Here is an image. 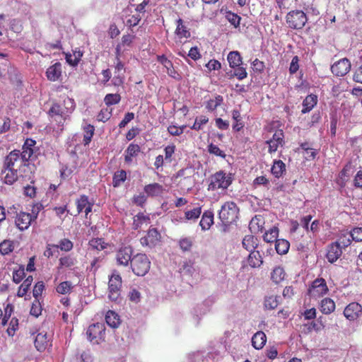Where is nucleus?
Returning a JSON list of instances; mask_svg holds the SVG:
<instances>
[{
    "label": "nucleus",
    "instance_id": "e433bc0d",
    "mask_svg": "<svg viewBox=\"0 0 362 362\" xmlns=\"http://www.w3.org/2000/svg\"><path fill=\"white\" fill-rule=\"evenodd\" d=\"M285 276L284 269L281 267L274 268L271 274V278L275 284L281 282L285 279Z\"/></svg>",
    "mask_w": 362,
    "mask_h": 362
},
{
    "label": "nucleus",
    "instance_id": "3c124183",
    "mask_svg": "<svg viewBox=\"0 0 362 362\" xmlns=\"http://www.w3.org/2000/svg\"><path fill=\"white\" fill-rule=\"evenodd\" d=\"M89 245L93 249L101 250L106 247V244L100 238H94L89 241Z\"/></svg>",
    "mask_w": 362,
    "mask_h": 362
},
{
    "label": "nucleus",
    "instance_id": "7ed1b4c3",
    "mask_svg": "<svg viewBox=\"0 0 362 362\" xmlns=\"http://www.w3.org/2000/svg\"><path fill=\"white\" fill-rule=\"evenodd\" d=\"M151 262L145 254H136L132 257L131 267L137 276H144L150 269Z\"/></svg>",
    "mask_w": 362,
    "mask_h": 362
},
{
    "label": "nucleus",
    "instance_id": "20e7f679",
    "mask_svg": "<svg viewBox=\"0 0 362 362\" xmlns=\"http://www.w3.org/2000/svg\"><path fill=\"white\" fill-rule=\"evenodd\" d=\"M307 21L305 13L300 10L290 11L286 16V23L293 29H301Z\"/></svg>",
    "mask_w": 362,
    "mask_h": 362
},
{
    "label": "nucleus",
    "instance_id": "9d476101",
    "mask_svg": "<svg viewBox=\"0 0 362 362\" xmlns=\"http://www.w3.org/2000/svg\"><path fill=\"white\" fill-rule=\"evenodd\" d=\"M36 141L32 139H27L23 146L22 152H20L22 161H28L35 157Z\"/></svg>",
    "mask_w": 362,
    "mask_h": 362
},
{
    "label": "nucleus",
    "instance_id": "dca6fc26",
    "mask_svg": "<svg viewBox=\"0 0 362 362\" xmlns=\"http://www.w3.org/2000/svg\"><path fill=\"white\" fill-rule=\"evenodd\" d=\"M117 62L115 66L114 72V77L112 80V84L115 86H119L124 83V64L117 57Z\"/></svg>",
    "mask_w": 362,
    "mask_h": 362
},
{
    "label": "nucleus",
    "instance_id": "c9c22d12",
    "mask_svg": "<svg viewBox=\"0 0 362 362\" xmlns=\"http://www.w3.org/2000/svg\"><path fill=\"white\" fill-rule=\"evenodd\" d=\"M105 320L107 324L111 327H117L119 325V315L112 311L109 310L105 315Z\"/></svg>",
    "mask_w": 362,
    "mask_h": 362
},
{
    "label": "nucleus",
    "instance_id": "e2e57ef3",
    "mask_svg": "<svg viewBox=\"0 0 362 362\" xmlns=\"http://www.w3.org/2000/svg\"><path fill=\"white\" fill-rule=\"evenodd\" d=\"M233 76H236L239 80H243L247 76V73L245 68L239 66L234 71Z\"/></svg>",
    "mask_w": 362,
    "mask_h": 362
},
{
    "label": "nucleus",
    "instance_id": "4c0bfd02",
    "mask_svg": "<svg viewBox=\"0 0 362 362\" xmlns=\"http://www.w3.org/2000/svg\"><path fill=\"white\" fill-rule=\"evenodd\" d=\"M14 250V243L11 240H4L0 243V253L3 255H8Z\"/></svg>",
    "mask_w": 362,
    "mask_h": 362
},
{
    "label": "nucleus",
    "instance_id": "09e8293b",
    "mask_svg": "<svg viewBox=\"0 0 362 362\" xmlns=\"http://www.w3.org/2000/svg\"><path fill=\"white\" fill-rule=\"evenodd\" d=\"M202 213L201 207H195L191 210L187 211L185 213L186 219L187 220H196L198 218Z\"/></svg>",
    "mask_w": 362,
    "mask_h": 362
},
{
    "label": "nucleus",
    "instance_id": "13d9d810",
    "mask_svg": "<svg viewBox=\"0 0 362 362\" xmlns=\"http://www.w3.org/2000/svg\"><path fill=\"white\" fill-rule=\"evenodd\" d=\"M42 312V307L38 300H35L31 306L30 313L33 316L38 317Z\"/></svg>",
    "mask_w": 362,
    "mask_h": 362
},
{
    "label": "nucleus",
    "instance_id": "4be33fe9",
    "mask_svg": "<svg viewBox=\"0 0 362 362\" xmlns=\"http://www.w3.org/2000/svg\"><path fill=\"white\" fill-rule=\"evenodd\" d=\"M264 219L260 215H257L252 218L249 224L250 230L252 233L262 232L264 229Z\"/></svg>",
    "mask_w": 362,
    "mask_h": 362
},
{
    "label": "nucleus",
    "instance_id": "423d86ee",
    "mask_svg": "<svg viewBox=\"0 0 362 362\" xmlns=\"http://www.w3.org/2000/svg\"><path fill=\"white\" fill-rule=\"evenodd\" d=\"M105 327L104 324L97 322L88 328L86 334L88 339L94 343L99 344L100 341L104 339Z\"/></svg>",
    "mask_w": 362,
    "mask_h": 362
},
{
    "label": "nucleus",
    "instance_id": "58836bf2",
    "mask_svg": "<svg viewBox=\"0 0 362 362\" xmlns=\"http://www.w3.org/2000/svg\"><path fill=\"white\" fill-rule=\"evenodd\" d=\"M83 54L81 51H74L73 54H66V60L71 66H76L81 60Z\"/></svg>",
    "mask_w": 362,
    "mask_h": 362
},
{
    "label": "nucleus",
    "instance_id": "a211bd4d",
    "mask_svg": "<svg viewBox=\"0 0 362 362\" xmlns=\"http://www.w3.org/2000/svg\"><path fill=\"white\" fill-rule=\"evenodd\" d=\"M50 337L46 332H41L37 334L35 339V346L39 351H43L47 347Z\"/></svg>",
    "mask_w": 362,
    "mask_h": 362
},
{
    "label": "nucleus",
    "instance_id": "c03bdc74",
    "mask_svg": "<svg viewBox=\"0 0 362 362\" xmlns=\"http://www.w3.org/2000/svg\"><path fill=\"white\" fill-rule=\"evenodd\" d=\"M149 218L145 216L144 214H138L134 218L133 226L134 229H138L141 226L143 223L147 224Z\"/></svg>",
    "mask_w": 362,
    "mask_h": 362
},
{
    "label": "nucleus",
    "instance_id": "37998d69",
    "mask_svg": "<svg viewBox=\"0 0 362 362\" xmlns=\"http://www.w3.org/2000/svg\"><path fill=\"white\" fill-rule=\"evenodd\" d=\"M84 130V136H83V143L84 145H88L93 137V135L94 134V127L90 124L86 125L83 127Z\"/></svg>",
    "mask_w": 362,
    "mask_h": 362
},
{
    "label": "nucleus",
    "instance_id": "a18cd8bd",
    "mask_svg": "<svg viewBox=\"0 0 362 362\" xmlns=\"http://www.w3.org/2000/svg\"><path fill=\"white\" fill-rule=\"evenodd\" d=\"M223 97L221 95H216L215 98L211 99L207 102L206 107L211 111L217 108L223 103Z\"/></svg>",
    "mask_w": 362,
    "mask_h": 362
},
{
    "label": "nucleus",
    "instance_id": "2f4dec72",
    "mask_svg": "<svg viewBox=\"0 0 362 362\" xmlns=\"http://www.w3.org/2000/svg\"><path fill=\"white\" fill-rule=\"evenodd\" d=\"M272 173L277 178L280 177L286 171V165L281 160H274L272 167Z\"/></svg>",
    "mask_w": 362,
    "mask_h": 362
},
{
    "label": "nucleus",
    "instance_id": "ddd939ff",
    "mask_svg": "<svg viewBox=\"0 0 362 362\" xmlns=\"http://www.w3.org/2000/svg\"><path fill=\"white\" fill-rule=\"evenodd\" d=\"M284 135L282 130L276 131L271 139L267 141L269 146V152L274 153L279 146H282L284 144Z\"/></svg>",
    "mask_w": 362,
    "mask_h": 362
},
{
    "label": "nucleus",
    "instance_id": "603ef678",
    "mask_svg": "<svg viewBox=\"0 0 362 362\" xmlns=\"http://www.w3.org/2000/svg\"><path fill=\"white\" fill-rule=\"evenodd\" d=\"M179 245L182 251H189L192 246V240L190 238H184L180 239Z\"/></svg>",
    "mask_w": 362,
    "mask_h": 362
},
{
    "label": "nucleus",
    "instance_id": "bb28decb",
    "mask_svg": "<svg viewBox=\"0 0 362 362\" xmlns=\"http://www.w3.org/2000/svg\"><path fill=\"white\" fill-rule=\"evenodd\" d=\"M175 35L180 39L189 38L191 36L190 32L188 28L183 24V21L181 18L177 20V28L175 32Z\"/></svg>",
    "mask_w": 362,
    "mask_h": 362
},
{
    "label": "nucleus",
    "instance_id": "9b49d317",
    "mask_svg": "<svg viewBox=\"0 0 362 362\" xmlns=\"http://www.w3.org/2000/svg\"><path fill=\"white\" fill-rule=\"evenodd\" d=\"M35 218L36 216H32L26 212H20L16 216L15 223L20 230H24L29 228L32 221Z\"/></svg>",
    "mask_w": 362,
    "mask_h": 362
},
{
    "label": "nucleus",
    "instance_id": "473e14b6",
    "mask_svg": "<svg viewBox=\"0 0 362 362\" xmlns=\"http://www.w3.org/2000/svg\"><path fill=\"white\" fill-rule=\"evenodd\" d=\"M144 191L148 196H158L162 193L163 187L158 183H153L146 185Z\"/></svg>",
    "mask_w": 362,
    "mask_h": 362
},
{
    "label": "nucleus",
    "instance_id": "680f3d73",
    "mask_svg": "<svg viewBox=\"0 0 362 362\" xmlns=\"http://www.w3.org/2000/svg\"><path fill=\"white\" fill-rule=\"evenodd\" d=\"M208 151L210 153L214 154L221 158H224L226 156V154L223 153V151H221L217 146L213 144L209 145Z\"/></svg>",
    "mask_w": 362,
    "mask_h": 362
},
{
    "label": "nucleus",
    "instance_id": "de8ad7c7",
    "mask_svg": "<svg viewBox=\"0 0 362 362\" xmlns=\"http://www.w3.org/2000/svg\"><path fill=\"white\" fill-rule=\"evenodd\" d=\"M127 177V173L124 170H122L115 173L113 177V185L117 187L124 182Z\"/></svg>",
    "mask_w": 362,
    "mask_h": 362
},
{
    "label": "nucleus",
    "instance_id": "0e129e2a",
    "mask_svg": "<svg viewBox=\"0 0 362 362\" xmlns=\"http://www.w3.org/2000/svg\"><path fill=\"white\" fill-rule=\"evenodd\" d=\"M185 126L177 127L175 125H170L168 128V132L173 136H179L183 133Z\"/></svg>",
    "mask_w": 362,
    "mask_h": 362
},
{
    "label": "nucleus",
    "instance_id": "79ce46f5",
    "mask_svg": "<svg viewBox=\"0 0 362 362\" xmlns=\"http://www.w3.org/2000/svg\"><path fill=\"white\" fill-rule=\"evenodd\" d=\"M73 288V285L70 281H63L60 283L56 288V291L60 294L69 293Z\"/></svg>",
    "mask_w": 362,
    "mask_h": 362
},
{
    "label": "nucleus",
    "instance_id": "aec40b11",
    "mask_svg": "<svg viewBox=\"0 0 362 362\" xmlns=\"http://www.w3.org/2000/svg\"><path fill=\"white\" fill-rule=\"evenodd\" d=\"M248 264L252 268L259 267L263 264V258L259 250H252L250 252L247 258Z\"/></svg>",
    "mask_w": 362,
    "mask_h": 362
},
{
    "label": "nucleus",
    "instance_id": "6ab92c4d",
    "mask_svg": "<svg viewBox=\"0 0 362 362\" xmlns=\"http://www.w3.org/2000/svg\"><path fill=\"white\" fill-rule=\"evenodd\" d=\"M46 76L48 80L51 81H56L62 76V64L57 62L50 66L46 71Z\"/></svg>",
    "mask_w": 362,
    "mask_h": 362
},
{
    "label": "nucleus",
    "instance_id": "f704fd0d",
    "mask_svg": "<svg viewBox=\"0 0 362 362\" xmlns=\"http://www.w3.org/2000/svg\"><path fill=\"white\" fill-rule=\"evenodd\" d=\"M5 169L4 170V173L5 174L4 176V182L6 184L12 185L13 182H15L17 180L18 178V174H17V169H9L6 167H4Z\"/></svg>",
    "mask_w": 362,
    "mask_h": 362
},
{
    "label": "nucleus",
    "instance_id": "c756f323",
    "mask_svg": "<svg viewBox=\"0 0 362 362\" xmlns=\"http://www.w3.org/2000/svg\"><path fill=\"white\" fill-rule=\"evenodd\" d=\"M139 151L140 147L139 145L130 144L125 151V161L127 163H131L132 161V158L136 156Z\"/></svg>",
    "mask_w": 362,
    "mask_h": 362
},
{
    "label": "nucleus",
    "instance_id": "6e6d98bb",
    "mask_svg": "<svg viewBox=\"0 0 362 362\" xmlns=\"http://www.w3.org/2000/svg\"><path fill=\"white\" fill-rule=\"evenodd\" d=\"M88 197L85 195L81 196L77 201V210L78 213H81L87 206L89 204Z\"/></svg>",
    "mask_w": 362,
    "mask_h": 362
},
{
    "label": "nucleus",
    "instance_id": "1a4fd4ad",
    "mask_svg": "<svg viewBox=\"0 0 362 362\" xmlns=\"http://www.w3.org/2000/svg\"><path fill=\"white\" fill-rule=\"evenodd\" d=\"M351 69V62L346 58H343L335 62L331 66V71L337 76H344L349 72Z\"/></svg>",
    "mask_w": 362,
    "mask_h": 362
},
{
    "label": "nucleus",
    "instance_id": "f257e3e1",
    "mask_svg": "<svg viewBox=\"0 0 362 362\" xmlns=\"http://www.w3.org/2000/svg\"><path fill=\"white\" fill-rule=\"evenodd\" d=\"M239 209L233 202H227L222 206L219 211V218L225 225L230 224L238 218Z\"/></svg>",
    "mask_w": 362,
    "mask_h": 362
},
{
    "label": "nucleus",
    "instance_id": "bf43d9fd",
    "mask_svg": "<svg viewBox=\"0 0 362 362\" xmlns=\"http://www.w3.org/2000/svg\"><path fill=\"white\" fill-rule=\"evenodd\" d=\"M44 289H45V284L42 281H38L37 283H36V284L34 286L33 291V296L35 298L36 300L37 299V298L39 296H40L42 295Z\"/></svg>",
    "mask_w": 362,
    "mask_h": 362
},
{
    "label": "nucleus",
    "instance_id": "052dcab7",
    "mask_svg": "<svg viewBox=\"0 0 362 362\" xmlns=\"http://www.w3.org/2000/svg\"><path fill=\"white\" fill-rule=\"evenodd\" d=\"M24 275H25L24 268H19L18 270H16L13 272V281L16 284H18L22 281Z\"/></svg>",
    "mask_w": 362,
    "mask_h": 362
},
{
    "label": "nucleus",
    "instance_id": "774afa93",
    "mask_svg": "<svg viewBox=\"0 0 362 362\" xmlns=\"http://www.w3.org/2000/svg\"><path fill=\"white\" fill-rule=\"evenodd\" d=\"M59 248L64 251H69L73 247V243L68 239H63L59 243Z\"/></svg>",
    "mask_w": 362,
    "mask_h": 362
},
{
    "label": "nucleus",
    "instance_id": "c85d7f7f",
    "mask_svg": "<svg viewBox=\"0 0 362 362\" xmlns=\"http://www.w3.org/2000/svg\"><path fill=\"white\" fill-rule=\"evenodd\" d=\"M49 114L52 118L60 116L69 117V110H65L61 105L55 103L49 109Z\"/></svg>",
    "mask_w": 362,
    "mask_h": 362
},
{
    "label": "nucleus",
    "instance_id": "5701e85b",
    "mask_svg": "<svg viewBox=\"0 0 362 362\" xmlns=\"http://www.w3.org/2000/svg\"><path fill=\"white\" fill-rule=\"evenodd\" d=\"M258 244V239L252 235H245L242 241L243 247L248 252L256 250Z\"/></svg>",
    "mask_w": 362,
    "mask_h": 362
},
{
    "label": "nucleus",
    "instance_id": "b1692460",
    "mask_svg": "<svg viewBox=\"0 0 362 362\" xmlns=\"http://www.w3.org/2000/svg\"><path fill=\"white\" fill-rule=\"evenodd\" d=\"M214 223V213L211 211H205L202 217L199 225L204 230L210 228Z\"/></svg>",
    "mask_w": 362,
    "mask_h": 362
},
{
    "label": "nucleus",
    "instance_id": "ea45409f",
    "mask_svg": "<svg viewBox=\"0 0 362 362\" xmlns=\"http://www.w3.org/2000/svg\"><path fill=\"white\" fill-rule=\"evenodd\" d=\"M278 235L279 229L277 227L274 226L264 233L263 238L267 243H272L277 240Z\"/></svg>",
    "mask_w": 362,
    "mask_h": 362
},
{
    "label": "nucleus",
    "instance_id": "338daca9",
    "mask_svg": "<svg viewBox=\"0 0 362 362\" xmlns=\"http://www.w3.org/2000/svg\"><path fill=\"white\" fill-rule=\"evenodd\" d=\"M75 103L73 99L69 98H66L64 100V106L63 108L65 110H69V115L74 110Z\"/></svg>",
    "mask_w": 362,
    "mask_h": 362
},
{
    "label": "nucleus",
    "instance_id": "39448f33",
    "mask_svg": "<svg viewBox=\"0 0 362 362\" xmlns=\"http://www.w3.org/2000/svg\"><path fill=\"white\" fill-rule=\"evenodd\" d=\"M121 286L122 278L116 271H114L109 279L108 298L110 300L117 301L119 298Z\"/></svg>",
    "mask_w": 362,
    "mask_h": 362
},
{
    "label": "nucleus",
    "instance_id": "49530a36",
    "mask_svg": "<svg viewBox=\"0 0 362 362\" xmlns=\"http://www.w3.org/2000/svg\"><path fill=\"white\" fill-rule=\"evenodd\" d=\"M121 100L120 95L117 93H109L107 94L104 98V102L106 105L110 106L112 105H115L119 103Z\"/></svg>",
    "mask_w": 362,
    "mask_h": 362
},
{
    "label": "nucleus",
    "instance_id": "393cba45",
    "mask_svg": "<svg viewBox=\"0 0 362 362\" xmlns=\"http://www.w3.org/2000/svg\"><path fill=\"white\" fill-rule=\"evenodd\" d=\"M16 69L10 66L8 60L4 59V62H0V79L4 78L7 73L10 75V80L13 81V78L12 77V74L16 75Z\"/></svg>",
    "mask_w": 362,
    "mask_h": 362
},
{
    "label": "nucleus",
    "instance_id": "a19ab883",
    "mask_svg": "<svg viewBox=\"0 0 362 362\" xmlns=\"http://www.w3.org/2000/svg\"><path fill=\"white\" fill-rule=\"evenodd\" d=\"M33 276H28L25 280L23 282V284L21 285V286L19 287V289L18 291V296H20V297H23V296H25L26 294V293L28 292L32 282H33Z\"/></svg>",
    "mask_w": 362,
    "mask_h": 362
},
{
    "label": "nucleus",
    "instance_id": "4468645a",
    "mask_svg": "<svg viewBox=\"0 0 362 362\" xmlns=\"http://www.w3.org/2000/svg\"><path fill=\"white\" fill-rule=\"evenodd\" d=\"M160 235L155 228L150 229L145 237L141 238L140 242L143 246L153 247L160 240Z\"/></svg>",
    "mask_w": 362,
    "mask_h": 362
},
{
    "label": "nucleus",
    "instance_id": "4d7b16f0",
    "mask_svg": "<svg viewBox=\"0 0 362 362\" xmlns=\"http://www.w3.org/2000/svg\"><path fill=\"white\" fill-rule=\"evenodd\" d=\"M350 237L356 242L362 241V227L354 228L350 233Z\"/></svg>",
    "mask_w": 362,
    "mask_h": 362
},
{
    "label": "nucleus",
    "instance_id": "8fccbe9b",
    "mask_svg": "<svg viewBox=\"0 0 362 362\" xmlns=\"http://www.w3.org/2000/svg\"><path fill=\"white\" fill-rule=\"evenodd\" d=\"M277 297L271 296L265 298L264 306L267 309L273 310L278 306Z\"/></svg>",
    "mask_w": 362,
    "mask_h": 362
},
{
    "label": "nucleus",
    "instance_id": "f8f14e48",
    "mask_svg": "<svg viewBox=\"0 0 362 362\" xmlns=\"http://www.w3.org/2000/svg\"><path fill=\"white\" fill-rule=\"evenodd\" d=\"M133 250L131 247H122L118 250L116 253V260L119 265L128 266L129 262L132 261Z\"/></svg>",
    "mask_w": 362,
    "mask_h": 362
},
{
    "label": "nucleus",
    "instance_id": "cd10ccee",
    "mask_svg": "<svg viewBox=\"0 0 362 362\" xmlns=\"http://www.w3.org/2000/svg\"><path fill=\"white\" fill-rule=\"evenodd\" d=\"M335 310V303L333 300L326 298L322 300L320 303V311L325 315H329Z\"/></svg>",
    "mask_w": 362,
    "mask_h": 362
},
{
    "label": "nucleus",
    "instance_id": "f03ea898",
    "mask_svg": "<svg viewBox=\"0 0 362 362\" xmlns=\"http://www.w3.org/2000/svg\"><path fill=\"white\" fill-rule=\"evenodd\" d=\"M232 177L230 174H226L223 171H219L210 177V183L208 186V190H216L218 189H226L232 183Z\"/></svg>",
    "mask_w": 362,
    "mask_h": 362
},
{
    "label": "nucleus",
    "instance_id": "2eb2a0df",
    "mask_svg": "<svg viewBox=\"0 0 362 362\" xmlns=\"http://www.w3.org/2000/svg\"><path fill=\"white\" fill-rule=\"evenodd\" d=\"M21 156L20 155V151L14 150L12 151L5 158L4 167L9 169H16V166H20L22 163Z\"/></svg>",
    "mask_w": 362,
    "mask_h": 362
},
{
    "label": "nucleus",
    "instance_id": "864d4df0",
    "mask_svg": "<svg viewBox=\"0 0 362 362\" xmlns=\"http://www.w3.org/2000/svg\"><path fill=\"white\" fill-rule=\"evenodd\" d=\"M208 121L209 119L206 116H201L199 117H197L194 124L191 128L194 130H200L202 127V125L206 124L208 122Z\"/></svg>",
    "mask_w": 362,
    "mask_h": 362
},
{
    "label": "nucleus",
    "instance_id": "f3484780",
    "mask_svg": "<svg viewBox=\"0 0 362 362\" xmlns=\"http://www.w3.org/2000/svg\"><path fill=\"white\" fill-rule=\"evenodd\" d=\"M342 250L340 248V243H333L330 244L327 249V258L330 263L336 262L341 255Z\"/></svg>",
    "mask_w": 362,
    "mask_h": 362
},
{
    "label": "nucleus",
    "instance_id": "412c9836",
    "mask_svg": "<svg viewBox=\"0 0 362 362\" xmlns=\"http://www.w3.org/2000/svg\"><path fill=\"white\" fill-rule=\"evenodd\" d=\"M266 342V334L262 331L256 332L252 338V345L255 349L257 350L262 349L265 345Z\"/></svg>",
    "mask_w": 362,
    "mask_h": 362
},
{
    "label": "nucleus",
    "instance_id": "72a5a7b5",
    "mask_svg": "<svg viewBox=\"0 0 362 362\" xmlns=\"http://www.w3.org/2000/svg\"><path fill=\"white\" fill-rule=\"evenodd\" d=\"M290 247L288 241L284 239H277L275 242V249L278 254L285 255L288 252Z\"/></svg>",
    "mask_w": 362,
    "mask_h": 362
},
{
    "label": "nucleus",
    "instance_id": "7c9ffc66",
    "mask_svg": "<svg viewBox=\"0 0 362 362\" xmlns=\"http://www.w3.org/2000/svg\"><path fill=\"white\" fill-rule=\"evenodd\" d=\"M227 59L231 68L238 67L242 63V57L238 51L230 52Z\"/></svg>",
    "mask_w": 362,
    "mask_h": 362
},
{
    "label": "nucleus",
    "instance_id": "6e6552de",
    "mask_svg": "<svg viewBox=\"0 0 362 362\" xmlns=\"http://www.w3.org/2000/svg\"><path fill=\"white\" fill-rule=\"evenodd\" d=\"M344 315L349 321H355L362 317V306L358 303L352 302L344 308Z\"/></svg>",
    "mask_w": 362,
    "mask_h": 362
},
{
    "label": "nucleus",
    "instance_id": "0eeeda50",
    "mask_svg": "<svg viewBox=\"0 0 362 362\" xmlns=\"http://www.w3.org/2000/svg\"><path fill=\"white\" fill-rule=\"evenodd\" d=\"M328 291V288L325 279H315L308 290V293L312 298H319Z\"/></svg>",
    "mask_w": 362,
    "mask_h": 362
},
{
    "label": "nucleus",
    "instance_id": "5fc2aeb1",
    "mask_svg": "<svg viewBox=\"0 0 362 362\" xmlns=\"http://www.w3.org/2000/svg\"><path fill=\"white\" fill-rule=\"evenodd\" d=\"M226 18L235 28L239 26L241 18L237 14L232 12H228L226 13Z\"/></svg>",
    "mask_w": 362,
    "mask_h": 362
},
{
    "label": "nucleus",
    "instance_id": "69168bd1",
    "mask_svg": "<svg viewBox=\"0 0 362 362\" xmlns=\"http://www.w3.org/2000/svg\"><path fill=\"white\" fill-rule=\"evenodd\" d=\"M13 312V306L8 303L5 308V313L2 320V325H6L8 320L11 317L12 313Z\"/></svg>",
    "mask_w": 362,
    "mask_h": 362
},
{
    "label": "nucleus",
    "instance_id": "a878e982",
    "mask_svg": "<svg viewBox=\"0 0 362 362\" xmlns=\"http://www.w3.org/2000/svg\"><path fill=\"white\" fill-rule=\"evenodd\" d=\"M317 98L315 95H308L303 102L302 113L305 114L310 112L317 104Z\"/></svg>",
    "mask_w": 362,
    "mask_h": 362
}]
</instances>
